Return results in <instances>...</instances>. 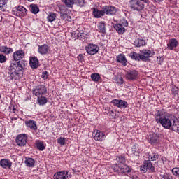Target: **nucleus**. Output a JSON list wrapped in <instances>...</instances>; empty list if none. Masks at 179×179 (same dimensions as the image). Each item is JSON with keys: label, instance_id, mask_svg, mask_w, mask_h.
<instances>
[{"label": "nucleus", "instance_id": "obj_4", "mask_svg": "<svg viewBox=\"0 0 179 179\" xmlns=\"http://www.w3.org/2000/svg\"><path fill=\"white\" fill-rule=\"evenodd\" d=\"M46 93L47 87H45L44 85H38L32 90V94L36 96V97L44 96Z\"/></svg>", "mask_w": 179, "mask_h": 179}, {"label": "nucleus", "instance_id": "obj_5", "mask_svg": "<svg viewBox=\"0 0 179 179\" xmlns=\"http://www.w3.org/2000/svg\"><path fill=\"white\" fill-rule=\"evenodd\" d=\"M60 19L64 22H71L72 17L69 16V10L66 7L60 8Z\"/></svg>", "mask_w": 179, "mask_h": 179}, {"label": "nucleus", "instance_id": "obj_8", "mask_svg": "<svg viewBox=\"0 0 179 179\" xmlns=\"http://www.w3.org/2000/svg\"><path fill=\"white\" fill-rule=\"evenodd\" d=\"M26 55V52H24V50L20 49L15 52H13V60L15 62H19L21 59H23L24 58V56Z\"/></svg>", "mask_w": 179, "mask_h": 179}, {"label": "nucleus", "instance_id": "obj_46", "mask_svg": "<svg viewBox=\"0 0 179 179\" xmlns=\"http://www.w3.org/2000/svg\"><path fill=\"white\" fill-rule=\"evenodd\" d=\"M171 92L173 93V94H177L178 93V87H177L176 85H173L171 88Z\"/></svg>", "mask_w": 179, "mask_h": 179}, {"label": "nucleus", "instance_id": "obj_50", "mask_svg": "<svg viewBox=\"0 0 179 179\" xmlns=\"http://www.w3.org/2000/svg\"><path fill=\"white\" fill-rule=\"evenodd\" d=\"M140 1H141V2H144L145 3H148V2H149V0H139Z\"/></svg>", "mask_w": 179, "mask_h": 179}, {"label": "nucleus", "instance_id": "obj_39", "mask_svg": "<svg viewBox=\"0 0 179 179\" xmlns=\"http://www.w3.org/2000/svg\"><path fill=\"white\" fill-rule=\"evenodd\" d=\"M145 164L147 166V170H149V171H155V166L152 164V162L148 160H145Z\"/></svg>", "mask_w": 179, "mask_h": 179}, {"label": "nucleus", "instance_id": "obj_38", "mask_svg": "<svg viewBox=\"0 0 179 179\" xmlns=\"http://www.w3.org/2000/svg\"><path fill=\"white\" fill-rule=\"evenodd\" d=\"M116 161L117 162V164H125L127 159H125V156L120 155L117 157Z\"/></svg>", "mask_w": 179, "mask_h": 179}, {"label": "nucleus", "instance_id": "obj_33", "mask_svg": "<svg viewBox=\"0 0 179 179\" xmlns=\"http://www.w3.org/2000/svg\"><path fill=\"white\" fill-rule=\"evenodd\" d=\"M148 161L150 162V160L152 162H155L156 160H157V159H159V154L156 153V152H153V153H150L148 154Z\"/></svg>", "mask_w": 179, "mask_h": 179}, {"label": "nucleus", "instance_id": "obj_11", "mask_svg": "<svg viewBox=\"0 0 179 179\" xmlns=\"http://www.w3.org/2000/svg\"><path fill=\"white\" fill-rule=\"evenodd\" d=\"M111 103L118 108H127L128 107V102L121 99H113Z\"/></svg>", "mask_w": 179, "mask_h": 179}, {"label": "nucleus", "instance_id": "obj_34", "mask_svg": "<svg viewBox=\"0 0 179 179\" xmlns=\"http://www.w3.org/2000/svg\"><path fill=\"white\" fill-rule=\"evenodd\" d=\"M57 19V14L55 13L50 12L48 15L47 20L48 22H50V23L54 22Z\"/></svg>", "mask_w": 179, "mask_h": 179}, {"label": "nucleus", "instance_id": "obj_28", "mask_svg": "<svg viewBox=\"0 0 179 179\" xmlns=\"http://www.w3.org/2000/svg\"><path fill=\"white\" fill-rule=\"evenodd\" d=\"M37 103L39 106H45L46 103H48V99L44 96H37Z\"/></svg>", "mask_w": 179, "mask_h": 179}, {"label": "nucleus", "instance_id": "obj_37", "mask_svg": "<svg viewBox=\"0 0 179 179\" xmlns=\"http://www.w3.org/2000/svg\"><path fill=\"white\" fill-rule=\"evenodd\" d=\"M24 163L27 167H34L36 162L32 158H27Z\"/></svg>", "mask_w": 179, "mask_h": 179}, {"label": "nucleus", "instance_id": "obj_17", "mask_svg": "<svg viewBox=\"0 0 179 179\" xmlns=\"http://www.w3.org/2000/svg\"><path fill=\"white\" fill-rule=\"evenodd\" d=\"M0 166L2 169H12V161L8 159L0 160Z\"/></svg>", "mask_w": 179, "mask_h": 179}, {"label": "nucleus", "instance_id": "obj_53", "mask_svg": "<svg viewBox=\"0 0 179 179\" xmlns=\"http://www.w3.org/2000/svg\"><path fill=\"white\" fill-rule=\"evenodd\" d=\"M0 99H1V94H0Z\"/></svg>", "mask_w": 179, "mask_h": 179}, {"label": "nucleus", "instance_id": "obj_51", "mask_svg": "<svg viewBox=\"0 0 179 179\" xmlns=\"http://www.w3.org/2000/svg\"><path fill=\"white\" fill-rule=\"evenodd\" d=\"M155 2H162V1H163V0H155Z\"/></svg>", "mask_w": 179, "mask_h": 179}, {"label": "nucleus", "instance_id": "obj_6", "mask_svg": "<svg viewBox=\"0 0 179 179\" xmlns=\"http://www.w3.org/2000/svg\"><path fill=\"white\" fill-rule=\"evenodd\" d=\"M85 51L89 55H94L99 52V46L96 44L90 43L85 46Z\"/></svg>", "mask_w": 179, "mask_h": 179}, {"label": "nucleus", "instance_id": "obj_45", "mask_svg": "<svg viewBox=\"0 0 179 179\" xmlns=\"http://www.w3.org/2000/svg\"><path fill=\"white\" fill-rule=\"evenodd\" d=\"M115 83H118L119 85H122V83H124V79L122 77L117 78Z\"/></svg>", "mask_w": 179, "mask_h": 179}, {"label": "nucleus", "instance_id": "obj_23", "mask_svg": "<svg viewBox=\"0 0 179 179\" xmlns=\"http://www.w3.org/2000/svg\"><path fill=\"white\" fill-rule=\"evenodd\" d=\"M25 125L27 128L33 129V131H37V122L34 120H29L25 121Z\"/></svg>", "mask_w": 179, "mask_h": 179}, {"label": "nucleus", "instance_id": "obj_32", "mask_svg": "<svg viewBox=\"0 0 179 179\" xmlns=\"http://www.w3.org/2000/svg\"><path fill=\"white\" fill-rule=\"evenodd\" d=\"M64 3L66 8H73L75 5V0H61Z\"/></svg>", "mask_w": 179, "mask_h": 179}, {"label": "nucleus", "instance_id": "obj_43", "mask_svg": "<svg viewBox=\"0 0 179 179\" xmlns=\"http://www.w3.org/2000/svg\"><path fill=\"white\" fill-rule=\"evenodd\" d=\"M6 56L3 54H0V64H5L6 62Z\"/></svg>", "mask_w": 179, "mask_h": 179}, {"label": "nucleus", "instance_id": "obj_1", "mask_svg": "<svg viewBox=\"0 0 179 179\" xmlns=\"http://www.w3.org/2000/svg\"><path fill=\"white\" fill-rule=\"evenodd\" d=\"M155 120L157 124H161L165 129L179 134V121L174 115L164 110H157Z\"/></svg>", "mask_w": 179, "mask_h": 179}, {"label": "nucleus", "instance_id": "obj_36", "mask_svg": "<svg viewBox=\"0 0 179 179\" xmlns=\"http://www.w3.org/2000/svg\"><path fill=\"white\" fill-rule=\"evenodd\" d=\"M36 146L38 150L43 151L45 149V145H44V143L41 141H36Z\"/></svg>", "mask_w": 179, "mask_h": 179}, {"label": "nucleus", "instance_id": "obj_15", "mask_svg": "<svg viewBox=\"0 0 179 179\" xmlns=\"http://www.w3.org/2000/svg\"><path fill=\"white\" fill-rule=\"evenodd\" d=\"M177 47H178V41L176 38L170 39L167 43V49L170 50V51H173V50L177 48Z\"/></svg>", "mask_w": 179, "mask_h": 179}, {"label": "nucleus", "instance_id": "obj_10", "mask_svg": "<svg viewBox=\"0 0 179 179\" xmlns=\"http://www.w3.org/2000/svg\"><path fill=\"white\" fill-rule=\"evenodd\" d=\"M94 139L97 142H103L106 139V133L100 130H95L94 132Z\"/></svg>", "mask_w": 179, "mask_h": 179}, {"label": "nucleus", "instance_id": "obj_13", "mask_svg": "<svg viewBox=\"0 0 179 179\" xmlns=\"http://www.w3.org/2000/svg\"><path fill=\"white\" fill-rule=\"evenodd\" d=\"M141 55V61L146 62L150 57L155 55V52H152V50H143Z\"/></svg>", "mask_w": 179, "mask_h": 179}, {"label": "nucleus", "instance_id": "obj_41", "mask_svg": "<svg viewBox=\"0 0 179 179\" xmlns=\"http://www.w3.org/2000/svg\"><path fill=\"white\" fill-rule=\"evenodd\" d=\"M6 9V0H0V10L3 12Z\"/></svg>", "mask_w": 179, "mask_h": 179}, {"label": "nucleus", "instance_id": "obj_18", "mask_svg": "<svg viewBox=\"0 0 179 179\" xmlns=\"http://www.w3.org/2000/svg\"><path fill=\"white\" fill-rule=\"evenodd\" d=\"M40 62H38V59L36 57H29V65L32 69H37L38 68Z\"/></svg>", "mask_w": 179, "mask_h": 179}, {"label": "nucleus", "instance_id": "obj_30", "mask_svg": "<svg viewBox=\"0 0 179 179\" xmlns=\"http://www.w3.org/2000/svg\"><path fill=\"white\" fill-rule=\"evenodd\" d=\"M29 8L31 13H34V15H37V13L40 12V8H38V6H37V4H31Z\"/></svg>", "mask_w": 179, "mask_h": 179}, {"label": "nucleus", "instance_id": "obj_3", "mask_svg": "<svg viewBox=\"0 0 179 179\" xmlns=\"http://www.w3.org/2000/svg\"><path fill=\"white\" fill-rule=\"evenodd\" d=\"M129 8L131 10L141 12L145 8V5L139 0H131L129 3Z\"/></svg>", "mask_w": 179, "mask_h": 179}, {"label": "nucleus", "instance_id": "obj_48", "mask_svg": "<svg viewBox=\"0 0 179 179\" xmlns=\"http://www.w3.org/2000/svg\"><path fill=\"white\" fill-rule=\"evenodd\" d=\"M76 3L78 6H84L85 5V0H76Z\"/></svg>", "mask_w": 179, "mask_h": 179}, {"label": "nucleus", "instance_id": "obj_16", "mask_svg": "<svg viewBox=\"0 0 179 179\" xmlns=\"http://www.w3.org/2000/svg\"><path fill=\"white\" fill-rule=\"evenodd\" d=\"M49 51L50 46L48 45L43 44L42 45H38V52H39V54L41 55H46V54H48Z\"/></svg>", "mask_w": 179, "mask_h": 179}, {"label": "nucleus", "instance_id": "obj_27", "mask_svg": "<svg viewBox=\"0 0 179 179\" xmlns=\"http://www.w3.org/2000/svg\"><path fill=\"white\" fill-rule=\"evenodd\" d=\"M92 15L96 19H99V18L101 17L102 16H104L105 12H104V10H99L97 8H93Z\"/></svg>", "mask_w": 179, "mask_h": 179}, {"label": "nucleus", "instance_id": "obj_44", "mask_svg": "<svg viewBox=\"0 0 179 179\" xmlns=\"http://www.w3.org/2000/svg\"><path fill=\"white\" fill-rule=\"evenodd\" d=\"M57 143L61 145V146H64L65 145V138L64 137H60L57 139Z\"/></svg>", "mask_w": 179, "mask_h": 179}, {"label": "nucleus", "instance_id": "obj_26", "mask_svg": "<svg viewBox=\"0 0 179 179\" xmlns=\"http://www.w3.org/2000/svg\"><path fill=\"white\" fill-rule=\"evenodd\" d=\"M129 57L134 61H142V55L136 52H130Z\"/></svg>", "mask_w": 179, "mask_h": 179}, {"label": "nucleus", "instance_id": "obj_49", "mask_svg": "<svg viewBox=\"0 0 179 179\" xmlns=\"http://www.w3.org/2000/svg\"><path fill=\"white\" fill-rule=\"evenodd\" d=\"M77 59H78V61H79L80 62H82L83 61H84L85 57L83 56V55L80 54V55L77 57Z\"/></svg>", "mask_w": 179, "mask_h": 179}, {"label": "nucleus", "instance_id": "obj_21", "mask_svg": "<svg viewBox=\"0 0 179 179\" xmlns=\"http://www.w3.org/2000/svg\"><path fill=\"white\" fill-rule=\"evenodd\" d=\"M103 10L106 15H115L117 13V8L111 6H105Z\"/></svg>", "mask_w": 179, "mask_h": 179}, {"label": "nucleus", "instance_id": "obj_42", "mask_svg": "<svg viewBox=\"0 0 179 179\" xmlns=\"http://www.w3.org/2000/svg\"><path fill=\"white\" fill-rule=\"evenodd\" d=\"M140 170L141 171H143V173H146V171H148V166L145 161H144L143 164L140 166Z\"/></svg>", "mask_w": 179, "mask_h": 179}, {"label": "nucleus", "instance_id": "obj_20", "mask_svg": "<svg viewBox=\"0 0 179 179\" xmlns=\"http://www.w3.org/2000/svg\"><path fill=\"white\" fill-rule=\"evenodd\" d=\"M117 62L122 64L123 66H127L128 65V60L124 54H120L116 57Z\"/></svg>", "mask_w": 179, "mask_h": 179}, {"label": "nucleus", "instance_id": "obj_25", "mask_svg": "<svg viewBox=\"0 0 179 179\" xmlns=\"http://www.w3.org/2000/svg\"><path fill=\"white\" fill-rule=\"evenodd\" d=\"M0 52L9 55V54H12V52H13V48H9L6 45H0Z\"/></svg>", "mask_w": 179, "mask_h": 179}, {"label": "nucleus", "instance_id": "obj_24", "mask_svg": "<svg viewBox=\"0 0 179 179\" xmlns=\"http://www.w3.org/2000/svg\"><path fill=\"white\" fill-rule=\"evenodd\" d=\"M148 141L151 145H156L159 142V136L156 134H152L148 136Z\"/></svg>", "mask_w": 179, "mask_h": 179}, {"label": "nucleus", "instance_id": "obj_14", "mask_svg": "<svg viewBox=\"0 0 179 179\" xmlns=\"http://www.w3.org/2000/svg\"><path fill=\"white\" fill-rule=\"evenodd\" d=\"M115 167H118L116 171H120V173H131V167L128 166V165L125 164H116Z\"/></svg>", "mask_w": 179, "mask_h": 179}, {"label": "nucleus", "instance_id": "obj_22", "mask_svg": "<svg viewBox=\"0 0 179 179\" xmlns=\"http://www.w3.org/2000/svg\"><path fill=\"white\" fill-rule=\"evenodd\" d=\"M68 172L66 171H62L56 172L53 176V179H66Z\"/></svg>", "mask_w": 179, "mask_h": 179}, {"label": "nucleus", "instance_id": "obj_2", "mask_svg": "<svg viewBox=\"0 0 179 179\" xmlns=\"http://www.w3.org/2000/svg\"><path fill=\"white\" fill-rule=\"evenodd\" d=\"M27 66V62L22 60L19 62H15L13 60L10 62V66L8 70L10 72V78L12 80H17L20 78V73L26 69Z\"/></svg>", "mask_w": 179, "mask_h": 179}, {"label": "nucleus", "instance_id": "obj_35", "mask_svg": "<svg viewBox=\"0 0 179 179\" xmlns=\"http://www.w3.org/2000/svg\"><path fill=\"white\" fill-rule=\"evenodd\" d=\"M98 31H99V33H103V34L106 33V24L104 22H101L99 23Z\"/></svg>", "mask_w": 179, "mask_h": 179}, {"label": "nucleus", "instance_id": "obj_40", "mask_svg": "<svg viewBox=\"0 0 179 179\" xmlns=\"http://www.w3.org/2000/svg\"><path fill=\"white\" fill-rule=\"evenodd\" d=\"M91 78L93 82H99L100 80V74L94 73L91 75Z\"/></svg>", "mask_w": 179, "mask_h": 179}, {"label": "nucleus", "instance_id": "obj_7", "mask_svg": "<svg viewBox=\"0 0 179 179\" xmlns=\"http://www.w3.org/2000/svg\"><path fill=\"white\" fill-rule=\"evenodd\" d=\"M125 27H128V22L124 21L122 24H116L114 25V29L118 34H124L127 30Z\"/></svg>", "mask_w": 179, "mask_h": 179}, {"label": "nucleus", "instance_id": "obj_47", "mask_svg": "<svg viewBox=\"0 0 179 179\" xmlns=\"http://www.w3.org/2000/svg\"><path fill=\"white\" fill-rule=\"evenodd\" d=\"M48 76H49V74H48V71H43L42 73V79H44L45 80V79H48Z\"/></svg>", "mask_w": 179, "mask_h": 179}, {"label": "nucleus", "instance_id": "obj_12", "mask_svg": "<svg viewBox=\"0 0 179 179\" xmlns=\"http://www.w3.org/2000/svg\"><path fill=\"white\" fill-rule=\"evenodd\" d=\"M139 73L136 70H131L127 71L125 76L128 80H135L138 79Z\"/></svg>", "mask_w": 179, "mask_h": 179}, {"label": "nucleus", "instance_id": "obj_19", "mask_svg": "<svg viewBox=\"0 0 179 179\" xmlns=\"http://www.w3.org/2000/svg\"><path fill=\"white\" fill-rule=\"evenodd\" d=\"M26 15H27V10L26 8L23 7L22 6H19L17 8L16 16H19L20 17H24Z\"/></svg>", "mask_w": 179, "mask_h": 179}, {"label": "nucleus", "instance_id": "obj_52", "mask_svg": "<svg viewBox=\"0 0 179 179\" xmlns=\"http://www.w3.org/2000/svg\"><path fill=\"white\" fill-rule=\"evenodd\" d=\"M34 0H28L29 2H33Z\"/></svg>", "mask_w": 179, "mask_h": 179}, {"label": "nucleus", "instance_id": "obj_31", "mask_svg": "<svg viewBox=\"0 0 179 179\" xmlns=\"http://www.w3.org/2000/svg\"><path fill=\"white\" fill-rule=\"evenodd\" d=\"M9 110H10V114L11 115H15L16 113L18 112L17 106L15 104H10L9 106Z\"/></svg>", "mask_w": 179, "mask_h": 179}, {"label": "nucleus", "instance_id": "obj_29", "mask_svg": "<svg viewBox=\"0 0 179 179\" xmlns=\"http://www.w3.org/2000/svg\"><path fill=\"white\" fill-rule=\"evenodd\" d=\"M135 47H143V45H146V41L143 39H136L134 42Z\"/></svg>", "mask_w": 179, "mask_h": 179}, {"label": "nucleus", "instance_id": "obj_9", "mask_svg": "<svg viewBox=\"0 0 179 179\" xmlns=\"http://www.w3.org/2000/svg\"><path fill=\"white\" fill-rule=\"evenodd\" d=\"M15 142L18 146H26L27 134H21L16 137Z\"/></svg>", "mask_w": 179, "mask_h": 179}]
</instances>
